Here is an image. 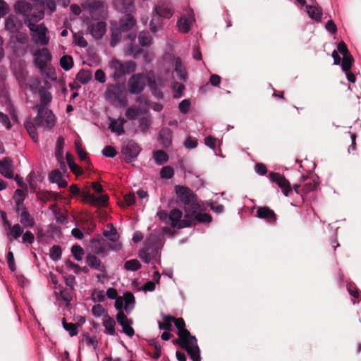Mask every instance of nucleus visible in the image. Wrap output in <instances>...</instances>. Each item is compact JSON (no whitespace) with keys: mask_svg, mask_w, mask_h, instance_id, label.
<instances>
[{"mask_svg":"<svg viewBox=\"0 0 361 361\" xmlns=\"http://www.w3.org/2000/svg\"><path fill=\"white\" fill-rule=\"evenodd\" d=\"M104 97L111 102H117L121 106H126L128 104L126 86L119 82L107 85Z\"/></svg>","mask_w":361,"mask_h":361,"instance_id":"f257e3e1","label":"nucleus"},{"mask_svg":"<svg viewBox=\"0 0 361 361\" xmlns=\"http://www.w3.org/2000/svg\"><path fill=\"white\" fill-rule=\"evenodd\" d=\"M109 68L114 71L112 78L115 82L124 80L126 75H129L136 70V64L133 61L122 63L117 59H113L109 64Z\"/></svg>","mask_w":361,"mask_h":361,"instance_id":"f03ea898","label":"nucleus"},{"mask_svg":"<svg viewBox=\"0 0 361 361\" xmlns=\"http://www.w3.org/2000/svg\"><path fill=\"white\" fill-rule=\"evenodd\" d=\"M141 151L140 145L133 140H128L123 143L121 153L126 163L130 164L137 159Z\"/></svg>","mask_w":361,"mask_h":361,"instance_id":"7ed1b4c3","label":"nucleus"},{"mask_svg":"<svg viewBox=\"0 0 361 361\" xmlns=\"http://www.w3.org/2000/svg\"><path fill=\"white\" fill-rule=\"evenodd\" d=\"M186 341H181L180 346L184 348L192 361H201L200 349L195 336H192L188 330H185Z\"/></svg>","mask_w":361,"mask_h":361,"instance_id":"20e7f679","label":"nucleus"},{"mask_svg":"<svg viewBox=\"0 0 361 361\" xmlns=\"http://www.w3.org/2000/svg\"><path fill=\"white\" fill-rule=\"evenodd\" d=\"M82 7L88 9L93 18L95 17L104 18L106 14L107 4L106 0H86L82 4Z\"/></svg>","mask_w":361,"mask_h":361,"instance_id":"39448f33","label":"nucleus"},{"mask_svg":"<svg viewBox=\"0 0 361 361\" xmlns=\"http://www.w3.org/2000/svg\"><path fill=\"white\" fill-rule=\"evenodd\" d=\"M37 114L35 118L36 125L44 130H49L55 125V115L50 109H45L44 111L37 110Z\"/></svg>","mask_w":361,"mask_h":361,"instance_id":"423d86ee","label":"nucleus"},{"mask_svg":"<svg viewBox=\"0 0 361 361\" xmlns=\"http://www.w3.org/2000/svg\"><path fill=\"white\" fill-rule=\"evenodd\" d=\"M269 178L271 182L277 184L286 197L291 196L293 194L290 182L283 175L277 172L271 171L269 173Z\"/></svg>","mask_w":361,"mask_h":361,"instance_id":"0eeeda50","label":"nucleus"},{"mask_svg":"<svg viewBox=\"0 0 361 361\" xmlns=\"http://www.w3.org/2000/svg\"><path fill=\"white\" fill-rule=\"evenodd\" d=\"M28 28L32 37H37V42H39L43 46L49 44V37L47 36L49 30L44 23L39 25L30 24Z\"/></svg>","mask_w":361,"mask_h":361,"instance_id":"6e6552de","label":"nucleus"},{"mask_svg":"<svg viewBox=\"0 0 361 361\" xmlns=\"http://www.w3.org/2000/svg\"><path fill=\"white\" fill-rule=\"evenodd\" d=\"M128 86L131 94H140L146 87L144 75L141 73L133 75L128 80Z\"/></svg>","mask_w":361,"mask_h":361,"instance_id":"1a4fd4ad","label":"nucleus"},{"mask_svg":"<svg viewBox=\"0 0 361 361\" xmlns=\"http://www.w3.org/2000/svg\"><path fill=\"white\" fill-rule=\"evenodd\" d=\"M35 64L42 74H44L47 68V63L52 59V56L47 48H42L34 53Z\"/></svg>","mask_w":361,"mask_h":361,"instance_id":"9d476101","label":"nucleus"},{"mask_svg":"<svg viewBox=\"0 0 361 361\" xmlns=\"http://www.w3.org/2000/svg\"><path fill=\"white\" fill-rule=\"evenodd\" d=\"M183 212L179 209H173L170 211L169 219L171 221V225L173 228L176 229H182L191 226L190 220L181 219Z\"/></svg>","mask_w":361,"mask_h":361,"instance_id":"9b49d317","label":"nucleus"},{"mask_svg":"<svg viewBox=\"0 0 361 361\" xmlns=\"http://www.w3.org/2000/svg\"><path fill=\"white\" fill-rule=\"evenodd\" d=\"M174 189L177 195V203L178 204L180 203L188 204L190 202H192V200H195L196 197L192 190L188 186L177 185L175 186Z\"/></svg>","mask_w":361,"mask_h":361,"instance_id":"f8f14e48","label":"nucleus"},{"mask_svg":"<svg viewBox=\"0 0 361 361\" xmlns=\"http://www.w3.org/2000/svg\"><path fill=\"white\" fill-rule=\"evenodd\" d=\"M256 216L266 221L267 223L274 225L277 216L274 210L267 206H260L257 208Z\"/></svg>","mask_w":361,"mask_h":361,"instance_id":"ddd939ff","label":"nucleus"},{"mask_svg":"<svg viewBox=\"0 0 361 361\" xmlns=\"http://www.w3.org/2000/svg\"><path fill=\"white\" fill-rule=\"evenodd\" d=\"M161 246V240L160 237L157 235L150 234L145 240L143 248L157 255Z\"/></svg>","mask_w":361,"mask_h":361,"instance_id":"4468645a","label":"nucleus"},{"mask_svg":"<svg viewBox=\"0 0 361 361\" xmlns=\"http://www.w3.org/2000/svg\"><path fill=\"white\" fill-rule=\"evenodd\" d=\"M23 23L18 18L11 14L5 20L4 29L9 32L11 37H13L16 32L22 27Z\"/></svg>","mask_w":361,"mask_h":361,"instance_id":"2eb2a0df","label":"nucleus"},{"mask_svg":"<svg viewBox=\"0 0 361 361\" xmlns=\"http://www.w3.org/2000/svg\"><path fill=\"white\" fill-rule=\"evenodd\" d=\"M173 132L171 129L167 127H164L160 129L157 141L165 149L169 148L172 145Z\"/></svg>","mask_w":361,"mask_h":361,"instance_id":"dca6fc26","label":"nucleus"},{"mask_svg":"<svg viewBox=\"0 0 361 361\" xmlns=\"http://www.w3.org/2000/svg\"><path fill=\"white\" fill-rule=\"evenodd\" d=\"M29 88L34 94H38L39 95L49 92V90L51 88V84L47 80L41 81L37 78L32 85H30Z\"/></svg>","mask_w":361,"mask_h":361,"instance_id":"f3484780","label":"nucleus"},{"mask_svg":"<svg viewBox=\"0 0 361 361\" xmlns=\"http://www.w3.org/2000/svg\"><path fill=\"white\" fill-rule=\"evenodd\" d=\"M13 165L11 157H6L0 161V173L8 179L13 178Z\"/></svg>","mask_w":361,"mask_h":361,"instance_id":"a211bd4d","label":"nucleus"},{"mask_svg":"<svg viewBox=\"0 0 361 361\" xmlns=\"http://www.w3.org/2000/svg\"><path fill=\"white\" fill-rule=\"evenodd\" d=\"M44 17V11L38 7H34L33 10L25 18L24 23L27 27L30 24L36 25V23L42 20Z\"/></svg>","mask_w":361,"mask_h":361,"instance_id":"6ab92c4d","label":"nucleus"},{"mask_svg":"<svg viewBox=\"0 0 361 361\" xmlns=\"http://www.w3.org/2000/svg\"><path fill=\"white\" fill-rule=\"evenodd\" d=\"M161 317L165 322H173L175 326L178 330V335L179 336H185V323L183 318L176 319L173 316L167 315L161 312Z\"/></svg>","mask_w":361,"mask_h":361,"instance_id":"aec40b11","label":"nucleus"},{"mask_svg":"<svg viewBox=\"0 0 361 361\" xmlns=\"http://www.w3.org/2000/svg\"><path fill=\"white\" fill-rule=\"evenodd\" d=\"M106 25L104 21L92 24L88 27L90 34L96 39H101L106 32Z\"/></svg>","mask_w":361,"mask_h":361,"instance_id":"412c9836","label":"nucleus"},{"mask_svg":"<svg viewBox=\"0 0 361 361\" xmlns=\"http://www.w3.org/2000/svg\"><path fill=\"white\" fill-rule=\"evenodd\" d=\"M86 262L90 268L99 271L103 274H106V266L102 263L100 259L97 256L91 254L87 255L86 257Z\"/></svg>","mask_w":361,"mask_h":361,"instance_id":"4be33fe9","label":"nucleus"},{"mask_svg":"<svg viewBox=\"0 0 361 361\" xmlns=\"http://www.w3.org/2000/svg\"><path fill=\"white\" fill-rule=\"evenodd\" d=\"M184 207V212L185 215L184 218L186 219L190 220L191 225L193 223V216H195L198 212V211L200 209V206L198 203L195 202L194 200H192V202H190L188 204H183Z\"/></svg>","mask_w":361,"mask_h":361,"instance_id":"5701e85b","label":"nucleus"},{"mask_svg":"<svg viewBox=\"0 0 361 361\" xmlns=\"http://www.w3.org/2000/svg\"><path fill=\"white\" fill-rule=\"evenodd\" d=\"M109 129L112 133H116L117 135H121L124 133V124L126 121L120 116L117 119L110 118Z\"/></svg>","mask_w":361,"mask_h":361,"instance_id":"b1692460","label":"nucleus"},{"mask_svg":"<svg viewBox=\"0 0 361 361\" xmlns=\"http://www.w3.org/2000/svg\"><path fill=\"white\" fill-rule=\"evenodd\" d=\"M15 11L23 16V19L33 10L34 6L26 1H18L15 4Z\"/></svg>","mask_w":361,"mask_h":361,"instance_id":"393cba45","label":"nucleus"},{"mask_svg":"<svg viewBox=\"0 0 361 361\" xmlns=\"http://www.w3.org/2000/svg\"><path fill=\"white\" fill-rule=\"evenodd\" d=\"M192 16H183L177 22V27L178 30L182 33H188L190 32L191 28V23L193 20Z\"/></svg>","mask_w":361,"mask_h":361,"instance_id":"a878e982","label":"nucleus"},{"mask_svg":"<svg viewBox=\"0 0 361 361\" xmlns=\"http://www.w3.org/2000/svg\"><path fill=\"white\" fill-rule=\"evenodd\" d=\"M90 247L94 254L103 255L106 252L105 240L101 237L92 238L90 242Z\"/></svg>","mask_w":361,"mask_h":361,"instance_id":"bb28decb","label":"nucleus"},{"mask_svg":"<svg viewBox=\"0 0 361 361\" xmlns=\"http://www.w3.org/2000/svg\"><path fill=\"white\" fill-rule=\"evenodd\" d=\"M114 5L122 13L131 12L134 8L133 0H114Z\"/></svg>","mask_w":361,"mask_h":361,"instance_id":"cd10ccee","label":"nucleus"},{"mask_svg":"<svg viewBox=\"0 0 361 361\" xmlns=\"http://www.w3.org/2000/svg\"><path fill=\"white\" fill-rule=\"evenodd\" d=\"M135 18L130 14H127L125 18L121 19L119 21L120 30L121 32H128L135 26Z\"/></svg>","mask_w":361,"mask_h":361,"instance_id":"c85d7f7f","label":"nucleus"},{"mask_svg":"<svg viewBox=\"0 0 361 361\" xmlns=\"http://www.w3.org/2000/svg\"><path fill=\"white\" fill-rule=\"evenodd\" d=\"M103 326L106 329V334L110 336H114L116 334L115 326L116 322L111 318L108 314H106L103 317Z\"/></svg>","mask_w":361,"mask_h":361,"instance_id":"c756f323","label":"nucleus"},{"mask_svg":"<svg viewBox=\"0 0 361 361\" xmlns=\"http://www.w3.org/2000/svg\"><path fill=\"white\" fill-rule=\"evenodd\" d=\"M55 288L59 290V293H56V295H59L67 305L73 300V291H71L69 288H65L62 285H58Z\"/></svg>","mask_w":361,"mask_h":361,"instance_id":"7c9ffc66","label":"nucleus"},{"mask_svg":"<svg viewBox=\"0 0 361 361\" xmlns=\"http://www.w3.org/2000/svg\"><path fill=\"white\" fill-rule=\"evenodd\" d=\"M307 12L309 17L315 20L320 21L322 16V9L318 6L306 5Z\"/></svg>","mask_w":361,"mask_h":361,"instance_id":"2f4dec72","label":"nucleus"},{"mask_svg":"<svg viewBox=\"0 0 361 361\" xmlns=\"http://www.w3.org/2000/svg\"><path fill=\"white\" fill-rule=\"evenodd\" d=\"M174 71L180 80H184V81L186 80L187 72H186L185 68L183 65L182 61L180 57H176L175 59Z\"/></svg>","mask_w":361,"mask_h":361,"instance_id":"473e14b6","label":"nucleus"},{"mask_svg":"<svg viewBox=\"0 0 361 361\" xmlns=\"http://www.w3.org/2000/svg\"><path fill=\"white\" fill-rule=\"evenodd\" d=\"M24 128H25L27 133L29 134L32 140L35 142H37L38 134L37 132V128L34 123L30 118H27L24 121Z\"/></svg>","mask_w":361,"mask_h":361,"instance_id":"72a5a7b5","label":"nucleus"},{"mask_svg":"<svg viewBox=\"0 0 361 361\" xmlns=\"http://www.w3.org/2000/svg\"><path fill=\"white\" fill-rule=\"evenodd\" d=\"M20 223L24 228H32L35 225V221L29 212H24L20 214Z\"/></svg>","mask_w":361,"mask_h":361,"instance_id":"f704fd0d","label":"nucleus"},{"mask_svg":"<svg viewBox=\"0 0 361 361\" xmlns=\"http://www.w3.org/2000/svg\"><path fill=\"white\" fill-rule=\"evenodd\" d=\"M154 11L159 17L169 19L173 16V11L168 5H158L155 7Z\"/></svg>","mask_w":361,"mask_h":361,"instance_id":"c9c22d12","label":"nucleus"},{"mask_svg":"<svg viewBox=\"0 0 361 361\" xmlns=\"http://www.w3.org/2000/svg\"><path fill=\"white\" fill-rule=\"evenodd\" d=\"M40 103L39 104H37L34 109L35 110L44 111L46 109V106L49 105L52 101V94L51 93L47 92L45 94H39Z\"/></svg>","mask_w":361,"mask_h":361,"instance_id":"e433bc0d","label":"nucleus"},{"mask_svg":"<svg viewBox=\"0 0 361 361\" xmlns=\"http://www.w3.org/2000/svg\"><path fill=\"white\" fill-rule=\"evenodd\" d=\"M8 228H9L10 235H11V238L9 239L10 243L13 242V239L17 240L23 233L24 227L19 224H16L14 225L11 224V226H8Z\"/></svg>","mask_w":361,"mask_h":361,"instance_id":"4c0bfd02","label":"nucleus"},{"mask_svg":"<svg viewBox=\"0 0 361 361\" xmlns=\"http://www.w3.org/2000/svg\"><path fill=\"white\" fill-rule=\"evenodd\" d=\"M107 226L110 228V231L104 230L103 231L104 236L113 243L117 242L119 238V235L117 233L116 228L112 224H109Z\"/></svg>","mask_w":361,"mask_h":361,"instance_id":"58836bf2","label":"nucleus"},{"mask_svg":"<svg viewBox=\"0 0 361 361\" xmlns=\"http://www.w3.org/2000/svg\"><path fill=\"white\" fill-rule=\"evenodd\" d=\"M62 325L63 329L68 332L69 335L73 337L78 334V328L79 324L77 323H68L65 318L62 319Z\"/></svg>","mask_w":361,"mask_h":361,"instance_id":"ea45409f","label":"nucleus"},{"mask_svg":"<svg viewBox=\"0 0 361 361\" xmlns=\"http://www.w3.org/2000/svg\"><path fill=\"white\" fill-rule=\"evenodd\" d=\"M92 73L88 70L82 69L76 75V79L82 85L87 84L92 79Z\"/></svg>","mask_w":361,"mask_h":361,"instance_id":"a19ab883","label":"nucleus"},{"mask_svg":"<svg viewBox=\"0 0 361 361\" xmlns=\"http://www.w3.org/2000/svg\"><path fill=\"white\" fill-rule=\"evenodd\" d=\"M153 157L157 165L161 166L166 163L169 160L168 154L162 150H157L154 152Z\"/></svg>","mask_w":361,"mask_h":361,"instance_id":"79ce46f5","label":"nucleus"},{"mask_svg":"<svg viewBox=\"0 0 361 361\" xmlns=\"http://www.w3.org/2000/svg\"><path fill=\"white\" fill-rule=\"evenodd\" d=\"M60 66L65 71H70L73 66V59L70 55H64L60 59Z\"/></svg>","mask_w":361,"mask_h":361,"instance_id":"37998d69","label":"nucleus"},{"mask_svg":"<svg viewBox=\"0 0 361 361\" xmlns=\"http://www.w3.org/2000/svg\"><path fill=\"white\" fill-rule=\"evenodd\" d=\"M65 142L63 137L59 136L56 142L55 145V157L56 159L59 158L61 159V157H63V147H64Z\"/></svg>","mask_w":361,"mask_h":361,"instance_id":"c03bdc74","label":"nucleus"},{"mask_svg":"<svg viewBox=\"0 0 361 361\" xmlns=\"http://www.w3.org/2000/svg\"><path fill=\"white\" fill-rule=\"evenodd\" d=\"M138 43L141 47H149L152 44V37L148 32H140L138 35Z\"/></svg>","mask_w":361,"mask_h":361,"instance_id":"a18cd8bd","label":"nucleus"},{"mask_svg":"<svg viewBox=\"0 0 361 361\" xmlns=\"http://www.w3.org/2000/svg\"><path fill=\"white\" fill-rule=\"evenodd\" d=\"M62 255V249L58 245H53L49 250V257L54 262H58L61 259Z\"/></svg>","mask_w":361,"mask_h":361,"instance_id":"49530a36","label":"nucleus"},{"mask_svg":"<svg viewBox=\"0 0 361 361\" xmlns=\"http://www.w3.org/2000/svg\"><path fill=\"white\" fill-rule=\"evenodd\" d=\"M66 161L71 171L75 174H81L82 173L81 169L75 163L71 154H66Z\"/></svg>","mask_w":361,"mask_h":361,"instance_id":"de8ad7c7","label":"nucleus"},{"mask_svg":"<svg viewBox=\"0 0 361 361\" xmlns=\"http://www.w3.org/2000/svg\"><path fill=\"white\" fill-rule=\"evenodd\" d=\"M354 59L350 54L344 55L341 63V69L343 71H349L351 69Z\"/></svg>","mask_w":361,"mask_h":361,"instance_id":"09e8293b","label":"nucleus"},{"mask_svg":"<svg viewBox=\"0 0 361 361\" xmlns=\"http://www.w3.org/2000/svg\"><path fill=\"white\" fill-rule=\"evenodd\" d=\"M109 197L106 195L101 194L97 197L94 195L92 205L95 207H105L108 203Z\"/></svg>","mask_w":361,"mask_h":361,"instance_id":"8fccbe9b","label":"nucleus"},{"mask_svg":"<svg viewBox=\"0 0 361 361\" xmlns=\"http://www.w3.org/2000/svg\"><path fill=\"white\" fill-rule=\"evenodd\" d=\"M124 268L127 271H135L141 268V264L137 259H133L125 262Z\"/></svg>","mask_w":361,"mask_h":361,"instance_id":"3c124183","label":"nucleus"},{"mask_svg":"<svg viewBox=\"0 0 361 361\" xmlns=\"http://www.w3.org/2000/svg\"><path fill=\"white\" fill-rule=\"evenodd\" d=\"M13 199L17 206H20L26 199V194L21 189H16L13 193Z\"/></svg>","mask_w":361,"mask_h":361,"instance_id":"603ef678","label":"nucleus"},{"mask_svg":"<svg viewBox=\"0 0 361 361\" xmlns=\"http://www.w3.org/2000/svg\"><path fill=\"white\" fill-rule=\"evenodd\" d=\"M151 125V120L146 117L142 116L138 120V128L141 133H146Z\"/></svg>","mask_w":361,"mask_h":361,"instance_id":"864d4df0","label":"nucleus"},{"mask_svg":"<svg viewBox=\"0 0 361 361\" xmlns=\"http://www.w3.org/2000/svg\"><path fill=\"white\" fill-rule=\"evenodd\" d=\"M138 256L145 264H149L150 261L155 258L157 255H154L153 253H151L150 251L142 248L139 251Z\"/></svg>","mask_w":361,"mask_h":361,"instance_id":"5fc2aeb1","label":"nucleus"},{"mask_svg":"<svg viewBox=\"0 0 361 361\" xmlns=\"http://www.w3.org/2000/svg\"><path fill=\"white\" fill-rule=\"evenodd\" d=\"M75 149H76L77 154H78L80 159L82 160V161H87V163L88 164H90V161L87 158V153L86 152L85 150H84L82 149L81 144L79 142L75 141Z\"/></svg>","mask_w":361,"mask_h":361,"instance_id":"6e6d98bb","label":"nucleus"},{"mask_svg":"<svg viewBox=\"0 0 361 361\" xmlns=\"http://www.w3.org/2000/svg\"><path fill=\"white\" fill-rule=\"evenodd\" d=\"M123 300L126 303L125 310L128 312L129 310L128 305H131L130 310L133 308V305L135 302V299L133 294L130 292H126L123 296Z\"/></svg>","mask_w":361,"mask_h":361,"instance_id":"4d7b16f0","label":"nucleus"},{"mask_svg":"<svg viewBox=\"0 0 361 361\" xmlns=\"http://www.w3.org/2000/svg\"><path fill=\"white\" fill-rule=\"evenodd\" d=\"M91 298L94 302H101L105 300L106 295L104 294V290L94 289L91 293Z\"/></svg>","mask_w":361,"mask_h":361,"instance_id":"13d9d810","label":"nucleus"},{"mask_svg":"<svg viewBox=\"0 0 361 361\" xmlns=\"http://www.w3.org/2000/svg\"><path fill=\"white\" fill-rule=\"evenodd\" d=\"M197 221L200 223H210L212 221V216L207 213H197L193 216V222Z\"/></svg>","mask_w":361,"mask_h":361,"instance_id":"bf43d9fd","label":"nucleus"},{"mask_svg":"<svg viewBox=\"0 0 361 361\" xmlns=\"http://www.w3.org/2000/svg\"><path fill=\"white\" fill-rule=\"evenodd\" d=\"M71 253L75 260L81 261L85 251L80 245H75L71 247Z\"/></svg>","mask_w":361,"mask_h":361,"instance_id":"052dcab7","label":"nucleus"},{"mask_svg":"<svg viewBox=\"0 0 361 361\" xmlns=\"http://www.w3.org/2000/svg\"><path fill=\"white\" fill-rule=\"evenodd\" d=\"M174 176L173 169L170 166H164L160 171V177L164 179H171Z\"/></svg>","mask_w":361,"mask_h":361,"instance_id":"680f3d73","label":"nucleus"},{"mask_svg":"<svg viewBox=\"0 0 361 361\" xmlns=\"http://www.w3.org/2000/svg\"><path fill=\"white\" fill-rule=\"evenodd\" d=\"M198 145V140L195 137H192V136H188L184 142L183 146L185 149H195Z\"/></svg>","mask_w":361,"mask_h":361,"instance_id":"e2e57ef3","label":"nucleus"},{"mask_svg":"<svg viewBox=\"0 0 361 361\" xmlns=\"http://www.w3.org/2000/svg\"><path fill=\"white\" fill-rule=\"evenodd\" d=\"M83 338L87 346H92L94 349L97 348L98 341L96 336H90L88 334H84Z\"/></svg>","mask_w":361,"mask_h":361,"instance_id":"0e129e2a","label":"nucleus"},{"mask_svg":"<svg viewBox=\"0 0 361 361\" xmlns=\"http://www.w3.org/2000/svg\"><path fill=\"white\" fill-rule=\"evenodd\" d=\"M216 139L212 135H208L204 137V144L209 149H212L216 156H218L217 152H216Z\"/></svg>","mask_w":361,"mask_h":361,"instance_id":"69168bd1","label":"nucleus"},{"mask_svg":"<svg viewBox=\"0 0 361 361\" xmlns=\"http://www.w3.org/2000/svg\"><path fill=\"white\" fill-rule=\"evenodd\" d=\"M102 154L105 157L114 158L117 154V152L114 147L111 145H106L102 149Z\"/></svg>","mask_w":361,"mask_h":361,"instance_id":"338daca9","label":"nucleus"},{"mask_svg":"<svg viewBox=\"0 0 361 361\" xmlns=\"http://www.w3.org/2000/svg\"><path fill=\"white\" fill-rule=\"evenodd\" d=\"M62 178V174L59 169H54L49 174V180L51 183H56Z\"/></svg>","mask_w":361,"mask_h":361,"instance_id":"774afa93","label":"nucleus"}]
</instances>
